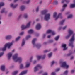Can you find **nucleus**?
Instances as JSON below:
<instances>
[{"mask_svg": "<svg viewBox=\"0 0 75 75\" xmlns=\"http://www.w3.org/2000/svg\"><path fill=\"white\" fill-rule=\"evenodd\" d=\"M17 54H15L13 57V59L15 62L18 61L19 63H20L22 61V59L21 57H18Z\"/></svg>", "mask_w": 75, "mask_h": 75, "instance_id": "1", "label": "nucleus"}, {"mask_svg": "<svg viewBox=\"0 0 75 75\" xmlns=\"http://www.w3.org/2000/svg\"><path fill=\"white\" fill-rule=\"evenodd\" d=\"M12 45L13 42L11 43H8L6 44L5 45L4 47L2 49V51H6V48L7 47L9 49L10 48V46Z\"/></svg>", "mask_w": 75, "mask_h": 75, "instance_id": "2", "label": "nucleus"}, {"mask_svg": "<svg viewBox=\"0 0 75 75\" xmlns=\"http://www.w3.org/2000/svg\"><path fill=\"white\" fill-rule=\"evenodd\" d=\"M75 40V38L74 35H73L71 38L69 40L70 43L69 44V46L71 47L72 48H73L74 46H73V42Z\"/></svg>", "mask_w": 75, "mask_h": 75, "instance_id": "3", "label": "nucleus"}, {"mask_svg": "<svg viewBox=\"0 0 75 75\" xmlns=\"http://www.w3.org/2000/svg\"><path fill=\"white\" fill-rule=\"evenodd\" d=\"M42 66L40 65V64H38L35 67H34V72H36L38 71L40 68H41Z\"/></svg>", "mask_w": 75, "mask_h": 75, "instance_id": "4", "label": "nucleus"}, {"mask_svg": "<svg viewBox=\"0 0 75 75\" xmlns=\"http://www.w3.org/2000/svg\"><path fill=\"white\" fill-rule=\"evenodd\" d=\"M31 23L30 22H29L28 23L26 26H25L24 25H22L21 27V28H22V30H24V29H25L26 28H28L29 27H30V23Z\"/></svg>", "mask_w": 75, "mask_h": 75, "instance_id": "5", "label": "nucleus"}, {"mask_svg": "<svg viewBox=\"0 0 75 75\" xmlns=\"http://www.w3.org/2000/svg\"><path fill=\"white\" fill-rule=\"evenodd\" d=\"M50 13H47L45 15V16L44 17V19L46 21H47V20H48L50 18Z\"/></svg>", "mask_w": 75, "mask_h": 75, "instance_id": "6", "label": "nucleus"}, {"mask_svg": "<svg viewBox=\"0 0 75 75\" xmlns=\"http://www.w3.org/2000/svg\"><path fill=\"white\" fill-rule=\"evenodd\" d=\"M69 35H68L65 37L66 39H68L70 37V36L73 34V31L71 30H69L68 32Z\"/></svg>", "mask_w": 75, "mask_h": 75, "instance_id": "7", "label": "nucleus"}, {"mask_svg": "<svg viewBox=\"0 0 75 75\" xmlns=\"http://www.w3.org/2000/svg\"><path fill=\"white\" fill-rule=\"evenodd\" d=\"M47 34H49V33H52V35H54L55 34V32L52 31L51 30H49L46 32Z\"/></svg>", "mask_w": 75, "mask_h": 75, "instance_id": "8", "label": "nucleus"}, {"mask_svg": "<svg viewBox=\"0 0 75 75\" xmlns=\"http://www.w3.org/2000/svg\"><path fill=\"white\" fill-rule=\"evenodd\" d=\"M61 67H66V68H68L69 67V66H68V65H67L66 62H64L62 63V65L61 66Z\"/></svg>", "mask_w": 75, "mask_h": 75, "instance_id": "9", "label": "nucleus"}, {"mask_svg": "<svg viewBox=\"0 0 75 75\" xmlns=\"http://www.w3.org/2000/svg\"><path fill=\"white\" fill-rule=\"evenodd\" d=\"M37 57L38 60H39V59H40L41 58H42V59H44L45 57V55H44L42 56H38Z\"/></svg>", "mask_w": 75, "mask_h": 75, "instance_id": "10", "label": "nucleus"}, {"mask_svg": "<svg viewBox=\"0 0 75 75\" xmlns=\"http://www.w3.org/2000/svg\"><path fill=\"white\" fill-rule=\"evenodd\" d=\"M41 28V25L40 24H38L36 27V30H40Z\"/></svg>", "mask_w": 75, "mask_h": 75, "instance_id": "11", "label": "nucleus"}, {"mask_svg": "<svg viewBox=\"0 0 75 75\" xmlns=\"http://www.w3.org/2000/svg\"><path fill=\"white\" fill-rule=\"evenodd\" d=\"M67 47V45L66 44H64L62 45V47L64 48L63 50H66L67 49V47Z\"/></svg>", "mask_w": 75, "mask_h": 75, "instance_id": "12", "label": "nucleus"}, {"mask_svg": "<svg viewBox=\"0 0 75 75\" xmlns=\"http://www.w3.org/2000/svg\"><path fill=\"white\" fill-rule=\"evenodd\" d=\"M27 70H25L24 71H23V72H21V73L19 74V75H25V74L27 73Z\"/></svg>", "mask_w": 75, "mask_h": 75, "instance_id": "13", "label": "nucleus"}, {"mask_svg": "<svg viewBox=\"0 0 75 75\" xmlns=\"http://www.w3.org/2000/svg\"><path fill=\"white\" fill-rule=\"evenodd\" d=\"M67 4H64L62 6V9L61 10V12H62V11H63L64 10H65V7H67Z\"/></svg>", "mask_w": 75, "mask_h": 75, "instance_id": "14", "label": "nucleus"}, {"mask_svg": "<svg viewBox=\"0 0 75 75\" xmlns=\"http://www.w3.org/2000/svg\"><path fill=\"white\" fill-rule=\"evenodd\" d=\"M12 56V53H9L8 54V59H10V58Z\"/></svg>", "mask_w": 75, "mask_h": 75, "instance_id": "15", "label": "nucleus"}, {"mask_svg": "<svg viewBox=\"0 0 75 75\" xmlns=\"http://www.w3.org/2000/svg\"><path fill=\"white\" fill-rule=\"evenodd\" d=\"M25 7L24 5H22L21 6L20 8L21 11H23L24 10H25Z\"/></svg>", "mask_w": 75, "mask_h": 75, "instance_id": "16", "label": "nucleus"}, {"mask_svg": "<svg viewBox=\"0 0 75 75\" xmlns=\"http://www.w3.org/2000/svg\"><path fill=\"white\" fill-rule=\"evenodd\" d=\"M17 6V4H16V5H13V4H11L10 6L12 7L13 8H16V7Z\"/></svg>", "mask_w": 75, "mask_h": 75, "instance_id": "17", "label": "nucleus"}, {"mask_svg": "<svg viewBox=\"0 0 75 75\" xmlns=\"http://www.w3.org/2000/svg\"><path fill=\"white\" fill-rule=\"evenodd\" d=\"M47 12V10H44L42 11L41 14H45Z\"/></svg>", "mask_w": 75, "mask_h": 75, "instance_id": "18", "label": "nucleus"}, {"mask_svg": "<svg viewBox=\"0 0 75 75\" xmlns=\"http://www.w3.org/2000/svg\"><path fill=\"white\" fill-rule=\"evenodd\" d=\"M1 69L3 71H4V70H5V66L2 65L1 66Z\"/></svg>", "mask_w": 75, "mask_h": 75, "instance_id": "19", "label": "nucleus"}, {"mask_svg": "<svg viewBox=\"0 0 75 75\" xmlns=\"http://www.w3.org/2000/svg\"><path fill=\"white\" fill-rule=\"evenodd\" d=\"M61 17V13H59L57 16L56 17L55 19V20H57V19H58V18L59 17Z\"/></svg>", "mask_w": 75, "mask_h": 75, "instance_id": "20", "label": "nucleus"}, {"mask_svg": "<svg viewBox=\"0 0 75 75\" xmlns=\"http://www.w3.org/2000/svg\"><path fill=\"white\" fill-rule=\"evenodd\" d=\"M74 1H75V4L70 5V8H74V7H75V0L74 1Z\"/></svg>", "mask_w": 75, "mask_h": 75, "instance_id": "21", "label": "nucleus"}, {"mask_svg": "<svg viewBox=\"0 0 75 75\" xmlns=\"http://www.w3.org/2000/svg\"><path fill=\"white\" fill-rule=\"evenodd\" d=\"M36 40H37V39L35 38L33 39V40H32V43L33 44V45H34V44H35V42L36 41Z\"/></svg>", "mask_w": 75, "mask_h": 75, "instance_id": "22", "label": "nucleus"}, {"mask_svg": "<svg viewBox=\"0 0 75 75\" xmlns=\"http://www.w3.org/2000/svg\"><path fill=\"white\" fill-rule=\"evenodd\" d=\"M11 38V36L8 35L5 38L6 40H9V39H10Z\"/></svg>", "mask_w": 75, "mask_h": 75, "instance_id": "23", "label": "nucleus"}, {"mask_svg": "<svg viewBox=\"0 0 75 75\" xmlns=\"http://www.w3.org/2000/svg\"><path fill=\"white\" fill-rule=\"evenodd\" d=\"M69 1L67 0H63L62 1L61 3H63L64 2H66V3H69Z\"/></svg>", "mask_w": 75, "mask_h": 75, "instance_id": "24", "label": "nucleus"}, {"mask_svg": "<svg viewBox=\"0 0 75 75\" xmlns=\"http://www.w3.org/2000/svg\"><path fill=\"white\" fill-rule=\"evenodd\" d=\"M33 32H34L33 30L32 29H30L28 31V33L29 34H32V33H33Z\"/></svg>", "mask_w": 75, "mask_h": 75, "instance_id": "25", "label": "nucleus"}, {"mask_svg": "<svg viewBox=\"0 0 75 75\" xmlns=\"http://www.w3.org/2000/svg\"><path fill=\"white\" fill-rule=\"evenodd\" d=\"M24 44H25V40H24V39H23L21 44V46L22 47H23V45H24Z\"/></svg>", "mask_w": 75, "mask_h": 75, "instance_id": "26", "label": "nucleus"}, {"mask_svg": "<svg viewBox=\"0 0 75 75\" xmlns=\"http://www.w3.org/2000/svg\"><path fill=\"white\" fill-rule=\"evenodd\" d=\"M65 21V19H64L62 20V21H61L60 22V25H62L63 24H64V23Z\"/></svg>", "mask_w": 75, "mask_h": 75, "instance_id": "27", "label": "nucleus"}, {"mask_svg": "<svg viewBox=\"0 0 75 75\" xmlns=\"http://www.w3.org/2000/svg\"><path fill=\"white\" fill-rule=\"evenodd\" d=\"M17 73H18V71H15L14 72L12 73V74L13 75H16V74H17Z\"/></svg>", "mask_w": 75, "mask_h": 75, "instance_id": "28", "label": "nucleus"}, {"mask_svg": "<svg viewBox=\"0 0 75 75\" xmlns=\"http://www.w3.org/2000/svg\"><path fill=\"white\" fill-rule=\"evenodd\" d=\"M57 12H55L53 14V17H54V18H55V17L57 16Z\"/></svg>", "mask_w": 75, "mask_h": 75, "instance_id": "29", "label": "nucleus"}, {"mask_svg": "<svg viewBox=\"0 0 75 75\" xmlns=\"http://www.w3.org/2000/svg\"><path fill=\"white\" fill-rule=\"evenodd\" d=\"M4 4L3 2H1L0 3V8L1 7H2L4 6Z\"/></svg>", "mask_w": 75, "mask_h": 75, "instance_id": "30", "label": "nucleus"}, {"mask_svg": "<svg viewBox=\"0 0 75 75\" xmlns=\"http://www.w3.org/2000/svg\"><path fill=\"white\" fill-rule=\"evenodd\" d=\"M59 38V36H58L54 38V39L56 41H57L58 40V39Z\"/></svg>", "mask_w": 75, "mask_h": 75, "instance_id": "31", "label": "nucleus"}, {"mask_svg": "<svg viewBox=\"0 0 75 75\" xmlns=\"http://www.w3.org/2000/svg\"><path fill=\"white\" fill-rule=\"evenodd\" d=\"M72 17V15L71 14L69 15L67 17V18H70Z\"/></svg>", "mask_w": 75, "mask_h": 75, "instance_id": "32", "label": "nucleus"}, {"mask_svg": "<svg viewBox=\"0 0 75 75\" xmlns=\"http://www.w3.org/2000/svg\"><path fill=\"white\" fill-rule=\"evenodd\" d=\"M20 37L18 36L17 38L16 39V41H18L19 40H20Z\"/></svg>", "mask_w": 75, "mask_h": 75, "instance_id": "33", "label": "nucleus"}, {"mask_svg": "<svg viewBox=\"0 0 75 75\" xmlns=\"http://www.w3.org/2000/svg\"><path fill=\"white\" fill-rule=\"evenodd\" d=\"M68 74V70H66L64 72V75H67Z\"/></svg>", "mask_w": 75, "mask_h": 75, "instance_id": "34", "label": "nucleus"}, {"mask_svg": "<svg viewBox=\"0 0 75 75\" xmlns=\"http://www.w3.org/2000/svg\"><path fill=\"white\" fill-rule=\"evenodd\" d=\"M30 63L27 64H26L25 67L26 68H28L30 66Z\"/></svg>", "mask_w": 75, "mask_h": 75, "instance_id": "35", "label": "nucleus"}, {"mask_svg": "<svg viewBox=\"0 0 75 75\" xmlns=\"http://www.w3.org/2000/svg\"><path fill=\"white\" fill-rule=\"evenodd\" d=\"M31 37V36L30 35H28L26 36V40H27V39H28V38H29Z\"/></svg>", "mask_w": 75, "mask_h": 75, "instance_id": "36", "label": "nucleus"}, {"mask_svg": "<svg viewBox=\"0 0 75 75\" xmlns=\"http://www.w3.org/2000/svg\"><path fill=\"white\" fill-rule=\"evenodd\" d=\"M52 53H50L48 54V56L49 58H50V57H51L52 55Z\"/></svg>", "mask_w": 75, "mask_h": 75, "instance_id": "37", "label": "nucleus"}, {"mask_svg": "<svg viewBox=\"0 0 75 75\" xmlns=\"http://www.w3.org/2000/svg\"><path fill=\"white\" fill-rule=\"evenodd\" d=\"M28 17V16H27V15L26 14H25L24 15V18H27Z\"/></svg>", "mask_w": 75, "mask_h": 75, "instance_id": "38", "label": "nucleus"}, {"mask_svg": "<svg viewBox=\"0 0 75 75\" xmlns=\"http://www.w3.org/2000/svg\"><path fill=\"white\" fill-rule=\"evenodd\" d=\"M3 54H4V53L3 52L0 53V57H1V56H3Z\"/></svg>", "mask_w": 75, "mask_h": 75, "instance_id": "39", "label": "nucleus"}, {"mask_svg": "<svg viewBox=\"0 0 75 75\" xmlns=\"http://www.w3.org/2000/svg\"><path fill=\"white\" fill-rule=\"evenodd\" d=\"M59 70H60V69H59V68L56 69L55 70V71L56 72H58V71H59Z\"/></svg>", "mask_w": 75, "mask_h": 75, "instance_id": "40", "label": "nucleus"}, {"mask_svg": "<svg viewBox=\"0 0 75 75\" xmlns=\"http://www.w3.org/2000/svg\"><path fill=\"white\" fill-rule=\"evenodd\" d=\"M23 64H21L20 65V68L21 69V68H23Z\"/></svg>", "mask_w": 75, "mask_h": 75, "instance_id": "41", "label": "nucleus"}, {"mask_svg": "<svg viewBox=\"0 0 75 75\" xmlns=\"http://www.w3.org/2000/svg\"><path fill=\"white\" fill-rule=\"evenodd\" d=\"M5 10V8L3 9L1 11V13H4V10Z\"/></svg>", "mask_w": 75, "mask_h": 75, "instance_id": "42", "label": "nucleus"}, {"mask_svg": "<svg viewBox=\"0 0 75 75\" xmlns=\"http://www.w3.org/2000/svg\"><path fill=\"white\" fill-rule=\"evenodd\" d=\"M39 9V7L38 6L36 9V11L37 12L38 11V10Z\"/></svg>", "mask_w": 75, "mask_h": 75, "instance_id": "43", "label": "nucleus"}, {"mask_svg": "<svg viewBox=\"0 0 75 75\" xmlns=\"http://www.w3.org/2000/svg\"><path fill=\"white\" fill-rule=\"evenodd\" d=\"M54 3L55 4H57L58 3V1H54Z\"/></svg>", "mask_w": 75, "mask_h": 75, "instance_id": "44", "label": "nucleus"}, {"mask_svg": "<svg viewBox=\"0 0 75 75\" xmlns=\"http://www.w3.org/2000/svg\"><path fill=\"white\" fill-rule=\"evenodd\" d=\"M54 61H53L51 62V66H52V65H53V64H54Z\"/></svg>", "mask_w": 75, "mask_h": 75, "instance_id": "45", "label": "nucleus"}, {"mask_svg": "<svg viewBox=\"0 0 75 75\" xmlns=\"http://www.w3.org/2000/svg\"><path fill=\"white\" fill-rule=\"evenodd\" d=\"M36 46H37V48H39V47H41V45H36Z\"/></svg>", "mask_w": 75, "mask_h": 75, "instance_id": "46", "label": "nucleus"}, {"mask_svg": "<svg viewBox=\"0 0 75 75\" xmlns=\"http://www.w3.org/2000/svg\"><path fill=\"white\" fill-rule=\"evenodd\" d=\"M23 34H24V32H22L20 33V35H23Z\"/></svg>", "mask_w": 75, "mask_h": 75, "instance_id": "47", "label": "nucleus"}, {"mask_svg": "<svg viewBox=\"0 0 75 75\" xmlns=\"http://www.w3.org/2000/svg\"><path fill=\"white\" fill-rule=\"evenodd\" d=\"M55 75V73L54 72H52V73H51V75Z\"/></svg>", "mask_w": 75, "mask_h": 75, "instance_id": "48", "label": "nucleus"}, {"mask_svg": "<svg viewBox=\"0 0 75 75\" xmlns=\"http://www.w3.org/2000/svg\"><path fill=\"white\" fill-rule=\"evenodd\" d=\"M66 28H67V26H65L62 29L63 30H65Z\"/></svg>", "mask_w": 75, "mask_h": 75, "instance_id": "49", "label": "nucleus"}, {"mask_svg": "<svg viewBox=\"0 0 75 75\" xmlns=\"http://www.w3.org/2000/svg\"><path fill=\"white\" fill-rule=\"evenodd\" d=\"M48 52V51L47 50H46L44 51V53H46V52Z\"/></svg>", "mask_w": 75, "mask_h": 75, "instance_id": "50", "label": "nucleus"}, {"mask_svg": "<svg viewBox=\"0 0 75 75\" xmlns=\"http://www.w3.org/2000/svg\"><path fill=\"white\" fill-rule=\"evenodd\" d=\"M29 3H30V0H28L26 2V3H27V4H28Z\"/></svg>", "mask_w": 75, "mask_h": 75, "instance_id": "51", "label": "nucleus"}, {"mask_svg": "<svg viewBox=\"0 0 75 75\" xmlns=\"http://www.w3.org/2000/svg\"><path fill=\"white\" fill-rule=\"evenodd\" d=\"M71 54H72V53H71L67 54V56H70V55H71Z\"/></svg>", "mask_w": 75, "mask_h": 75, "instance_id": "52", "label": "nucleus"}, {"mask_svg": "<svg viewBox=\"0 0 75 75\" xmlns=\"http://www.w3.org/2000/svg\"><path fill=\"white\" fill-rule=\"evenodd\" d=\"M32 59H33V57H31L30 59V62H31V61H32Z\"/></svg>", "mask_w": 75, "mask_h": 75, "instance_id": "53", "label": "nucleus"}, {"mask_svg": "<svg viewBox=\"0 0 75 75\" xmlns=\"http://www.w3.org/2000/svg\"><path fill=\"white\" fill-rule=\"evenodd\" d=\"M74 70H72L71 71V73H74Z\"/></svg>", "mask_w": 75, "mask_h": 75, "instance_id": "54", "label": "nucleus"}, {"mask_svg": "<svg viewBox=\"0 0 75 75\" xmlns=\"http://www.w3.org/2000/svg\"><path fill=\"white\" fill-rule=\"evenodd\" d=\"M11 16V13H10L9 15H8V16L9 17H10V16Z\"/></svg>", "mask_w": 75, "mask_h": 75, "instance_id": "55", "label": "nucleus"}, {"mask_svg": "<svg viewBox=\"0 0 75 75\" xmlns=\"http://www.w3.org/2000/svg\"><path fill=\"white\" fill-rule=\"evenodd\" d=\"M18 0H14V3H16V1H17Z\"/></svg>", "mask_w": 75, "mask_h": 75, "instance_id": "56", "label": "nucleus"}, {"mask_svg": "<svg viewBox=\"0 0 75 75\" xmlns=\"http://www.w3.org/2000/svg\"><path fill=\"white\" fill-rule=\"evenodd\" d=\"M51 37V35H49L47 36V38H50Z\"/></svg>", "mask_w": 75, "mask_h": 75, "instance_id": "57", "label": "nucleus"}, {"mask_svg": "<svg viewBox=\"0 0 75 75\" xmlns=\"http://www.w3.org/2000/svg\"><path fill=\"white\" fill-rule=\"evenodd\" d=\"M45 34H44V35L43 37V38H45Z\"/></svg>", "mask_w": 75, "mask_h": 75, "instance_id": "58", "label": "nucleus"}, {"mask_svg": "<svg viewBox=\"0 0 75 75\" xmlns=\"http://www.w3.org/2000/svg\"><path fill=\"white\" fill-rule=\"evenodd\" d=\"M73 58H74V57H72L71 58V59H73Z\"/></svg>", "mask_w": 75, "mask_h": 75, "instance_id": "59", "label": "nucleus"}, {"mask_svg": "<svg viewBox=\"0 0 75 75\" xmlns=\"http://www.w3.org/2000/svg\"><path fill=\"white\" fill-rule=\"evenodd\" d=\"M35 62H36V61H35L33 62V64H35Z\"/></svg>", "mask_w": 75, "mask_h": 75, "instance_id": "60", "label": "nucleus"}, {"mask_svg": "<svg viewBox=\"0 0 75 75\" xmlns=\"http://www.w3.org/2000/svg\"><path fill=\"white\" fill-rule=\"evenodd\" d=\"M50 42H53V40H50Z\"/></svg>", "mask_w": 75, "mask_h": 75, "instance_id": "61", "label": "nucleus"}, {"mask_svg": "<svg viewBox=\"0 0 75 75\" xmlns=\"http://www.w3.org/2000/svg\"><path fill=\"white\" fill-rule=\"evenodd\" d=\"M21 15H20L19 16V17H18L19 18H20V17H21Z\"/></svg>", "mask_w": 75, "mask_h": 75, "instance_id": "62", "label": "nucleus"}, {"mask_svg": "<svg viewBox=\"0 0 75 75\" xmlns=\"http://www.w3.org/2000/svg\"><path fill=\"white\" fill-rule=\"evenodd\" d=\"M47 44V42H44V44Z\"/></svg>", "mask_w": 75, "mask_h": 75, "instance_id": "63", "label": "nucleus"}, {"mask_svg": "<svg viewBox=\"0 0 75 75\" xmlns=\"http://www.w3.org/2000/svg\"><path fill=\"white\" fill-rule=\"evenodd\" d=\"M14 50H12V52H14Z\"/></svg>", "mask_w": 75, "mask_h": 75, "instance_id": "64", "label": "nucleus"}]
</instances>
